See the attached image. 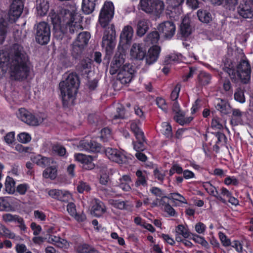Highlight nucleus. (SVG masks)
I'll use <instances>...</instances> for the list:
<instances>
[{
    "label": "nucleus",
    "mask_w": 253,
    "mask_h": 253,
    "mask_svg": "<svg viewBox=\"0 0 253 253\" xmlns=\"http://www.w3.org/2000/svg\"><path fill=\"white\" fill-rule=\"evenodd\" d=\"M8 68L10 77L18 81L28 79L33 70L28 55L18 44H14L9 53L0 51V79Z\"/></svg>",
    "instance_id": "1"
},
{
    "label": "nucleus",
    "mask_w": 253,
    "mask_h": 253,
    "mask_svg": "<svg viewBox=\"0 0 253 253\" xmlns=\"http://www.w3.org/2000/svg\"><path fill=\"white\" fill-rule=\"evenodd\" d=\"M61 16L58 14L52 15L51 17L52 24L54 29H58L63 34L77 33L79 30L83 29L82 25L83 17L75 10L72 11L64 9Z\"/></svg>",
    "instance_id": "2"
},
{
    "label": "nucleus",
    "mask_w": 253,
    "mask_h": 253,
    "mask_svg": "<svg viewBox=\"0 0 253 253\" xmlns=\"http://www.w3.org/2000/svg\"><path fill=\"white\" fill-rule=\"evenodd\" d=\"M207 67L215 77L220 80L224 78V74L230 77L234 83H237L240 81L244 84H247L250 79L251 68L248 60H241L237 66V70L232 66L230 67L229 65L227 66L226 64L222 67V71L214 68L210 65H208Z\"/></svg>",
    "instance_id": "3"
},
{
    "label": "nucleus",
    "mask_w": 253,
    "mask_h": 253,
    "mask_svg": "<svg viewBox=\"0 0 253 253\" xmlns=\"http://www.w3.org/2000/svg\"><path fill=\"white\" fill-rule=\"evenodd\" d=\"M80 83L79 77L76 72L70 73L65 80L59 83V87L64 107H69L75 104Z\"/></svg>",
    "instance_id": "4"
},
{
    "label": "nucleus",
    "mask_w": 253,
    "mask_h": 253,
    "mask_svg": "<svg viewBox=\"0 0 253 253\" xmlns=\"http://www.w3.org/2000/svg\"><path fill=\"white\" fill-rule=\"evenodd\" d=\"M104 152L110 161L119 164L130 165L134 159L131 154H127L116 148L108 147L105 149Z\"/></svg>",
    "instance_id": "5"
},
{
    "label": "nucleus",
    "mask_w": 253,
    "mask_h": 253,
    "mask_svg": "<svg viewBox=\"0 0 253 253\" xmlns=\"http://www.w3.org/2000/svg\"><path fill=\"white\" fill-rule=\"evenodd\" d=\"M116 40V30L114 24H111L104 32L102 45L105 47L106 56H110L115 47Z\"/></svg>",
    "instance_id": "6"
},
{
    "label": "nucleus",
    "mask_w": 253,
    "mask_h": 253,
    "mask_svg": "<svg viewBox=\"0 0 253 253\" xmlns=\"http://www.w3.org/2000/svg\"><path fill=\"white\" fill-rule=\"evenodd\" d=\"M139 4L142 11L156 16L161 14L165 8V4L161 0H140Z\"/></svg>",
    "instance_id": "7"
},
{
    "label": "nucleus",
    "mask_w": 253,
    "mask_h": 253,
    "mask_svg": "<svg viewBox=\"0 0 253 253\" xmlns=\"http://www.w3.org/2000/svg\"><path fill=\"white\" fill-rule=\"evenodd\" d=\"M114 15V6L111 1H106L103 5L98 18V21L102 28L107 27Z\"/></svg>",
    "instance_id": "8"
},
{
    "label": "nucleus",
    "mask_w": 253,
    "mask_h": 253,
    "mask_svg": "<svg viewBox=\"0 0 253 253\" xmlns=\"http://www.w3.org/2000/svg\"><path fill=\"white\" fill-rule=\"evenodd\" d=\"M50 28L49 24L45 22H41L36 27L35 40L41 45H46L50 41Z\"/></svg>",
    "instance_id": "9"
},
{
    "label": "nucleus",
    "mask_w": 253,
    "mask_h": 253,
    "mask_svg": "<svg viewBox=\"0 0 253 253\" xmlns=\"http://www.w3.org/2000/svg\"><path fill=\"white\" fill-rule=\"evenodd\" d=\"M16 116L19 120L28 125L38 126L40 124L38 117L25 108H19L16 113Z\"/></svg>",
    "instance_id": "10"
},
{
    "label": "nucleus",
    "mask_w": 253,
    "mask_h": 253,
    "mask_svg": "<svg viewBox=\"0 0 253 253\" xmlns=\"http://www.w3.org/2000/svg\"><path fill=\"white\" fill-rule=\"evenodd\" d=\"M117 73V80L122 84H126L131 81L134 76V70L132 65L126 63L122 66Z\"/></svg>",
    "instance_id": "11"
},
{
    "label": "nucleus",
    "mask_w": 253,
    "mask_h": 253,
    "mask_svg": "<svg viewBox=\"0 0 253 253\" xmlns=\"http://www.w3.org/2000/svg\"><path fill=\"white\" fill-rule=\"evenodd\" d=\"M24 7L22 0H13L10 5L8 13V21L13 23L21 15Z\"/></svg>",
    "instance_id": "12"
},
{
    "label": "nucleus",
    "mask_w": 253,
    "mask_h": 253,
    "mask_svg": "<svg viewBox=\"0 0 253 253\" xmlns=\"http://www.w3.org/2000/svg\"><path fill=\"white\" fill-rule=\"evenodd\" d=\"M157 29L166 39L170 40L175 34L176 27L173 22L166 21L159 24Z\"/></svg>",
    "instance_id": "13"
},
{
    "label": "nucleus",
    "mask_w": 253,
    "mask_h": 253,
    "mask_svg": "<svg viewBox=\"0 0 253 253\" xmlns=\"http://www.w3.org/2000/svg\"><path fill=\"white\" fill-rule=\"evenodd\" d=\"M134 31L130 25L125 26L121 33L120 37L119 45L123 48H127L131 43Z\"/></svg>",
    "instance_id": "14"
},
{
    "label": "nucleus",
    "mask_w": 253,
    "mask_h": 253,
    "mask_svg": "<svg viewBox=\"0 0 253 253\" xmlns=\"http://www.w3.org/2000/svg\"><path fill=\"white\" fill-rule=\"evenodd\" d=\"M125 54L121 52H117L112 60L110 67V73L115 75L121 70V68L124 65L125 61Z\"/></svg>",
    "instance_id": "15"
},
{
    "label": "nucleus",
    "mask_w": 253,
    "mask_h": 253,
    "mask_svg": "<svg viewBox=\"0 0 253 253\" xmlns=\"http://www.w3.org/2000/svg\"><path fill=\"white\" fill-rule=\"evenodd\" d=\"M214 107L222 117L228 115L231 113L232 107L227 99L216 98L214 102Z\"/></svg>",
    "instance_id": "16"
},
{
    "label": "nucleus",
    "mask_w": 253,
    "mask_h": 253,
    "mask_svg": "<svg viewBox=\"0 0 253 253\" xmlns=\"http://www.w3.org/2000/svg\"><path fill=\"white\" fill-rule=\"evenodd\" d=\"M146 54V48L143 43H134L130 51L131 57L135 59L143 60Z\"/></svg>",
    "instance_id": "17"
},
{
    "label": "nucleus",
    "mask_w": 253,
    "mask_h": 253,
    "mask_svg": "<svg viewBox=\"0 0 253 253\" xmlns=\"http://www.w3.org/2000/svg\"><path fill=\"white\" fill-rule=\"evenodd\" d=\"M237 13L241 17L244 19L252 18L253 17V9L247 0H243L238 6Z\"/></svg>",
    "instance_id": "18"
},
{
    "label": "nucleus",
    "mask_w": 253,
    "mask_h": 253,
    "mask_svg": "<svg viewBox=\"0 0 253 253\" xmlns=\"http://www.w3.org/2000/svg\"><path fill=\"white\" fill-rule=\"evenodd\" d=\"M192 30L190 25V19L185 17L183 18L180 25L179 34L180 39L186 40L192 34Z\"/></svg>",
    "instance_id": "19"
},
{
    "label": "nucleus",
    "mask_w": 253,
    "mask_h": 253,
    "mask_svg": "<svg viewBox=\"0 0 253 253\" xmlns=\"http://www.w3.org/2000/svg\"><path fill=\"white\" fill-rule=\"evenodd\" d=\"M161 52V47L158 45H154L151 47L146 54V63L148 65H151L156 62Z\"/></svg>",
    "instance_id": "20"
},
{
    "label": "nucleus",
    "mask_w": 253,
    "mask_h": 253,
    "mask_svg": "<svg viewBox=\"0 0 253 253\" xmlns=\"http://www.w3.org/2000/svg\"><path fill=\"white\" fill-rule=\"evenodd\" d=\"M47 193L52 198L66 203L69 201L71 197V194L69 192L59 189H50Z\"/></svg>",
    "instance_id": "21"
},
{
    "label": "nucleus",
    "mask_w": 253,
    "mask_h": 253,
    "mask_svg": "<svg viewBox=\"0 0 253 253\" xmlns=\"http://www.w3.org/2000/svg\"><path fill=\"white\" fill-rule=\"evenodd\" d=\"M31 160L32 162L42 168H45L51 164H53L54 162L52 158L40 154L31 156Z\"/></svg>",
    "instance_id": "22"
},
{
    "label": "nucleus",
    "mask_w": 253,
    "mask_h": 253,
    "mask_svg": "<svg viewBox=\"0 0 253 253\" xmlns=\"http://www.w3.org/2000/svg\"><path fill=\"white\" fill-rule=\"evenodd\" d=\"M80 146L83 150L88 152H97L100 150L99 144L93 140H82Z\"/></svg>",
    "instance_id": "23"
},
{
    "label": "nucleus",
    "mask_w": 253,
    "mask_h": 253,
    "mask_svg": "<svg viewBox=\"0 0 253 253\" xmlns=\"http://www.w3.org/2000/svg\"><path fill=\"white\" fill-rule=\"evenodd\" d=\"M76 160L83 164V168L87 170L94 169L95 165L93 163V158L91 156L82 154H78L75 156Z\"/></svg>",
    "instance_id": "24"
},
{
    "label": "nucleus",
    "mask_w": 253,
    "mask_h": 253,
    "mask_svg": "<svg viewBox=\"0 0 253 253\" xmlns=\"http://www.w3.org/2000/svg\"><path fill=\"white\" fill-rule=\"evenodd\" d=\"M212 134L214 135L215 144L213 146V150L216 153H218L219 151L220 146L224 145L227 141V138L223 132L217 131L212 132Z\"/></svg>",
    "instance_id": "25"
},
{
    "label": "nucleus",
    "mask_w": 253,
    "mask_h": 253,
    "mask_svg": "<svg viewBox=\"0 0 253 253\" xmlns=\"http://www.w3.org/2000/svg\"><path fill=\"white\" fill-rule=\"evenodd\" d=\"M203 187L210 195L215 197L224 204L226 203V200L223 198L222 196L219 195L218 192L216 188L210 181L204 182L203 183Z\"/></svg>",
    "instance_id": "26"
},
{
    "label": "nucleus",
    "mask_w": 253,
    "mask_h": 253,
    "mask_svg": "<svg viewBox=\"0 0 253 253\" xmlns=\"http://www.w3.org/2000/svg\"><path fill=\"white\" fill-rule=\"evenodd\" d=\"M8 22L3 17L0 18V44H2L4 42L7 34L9 31Z\"/></svg>",
    "instance_id": "27"
},
{
    "label": "nucleus",
    "mask_w": 253,
    "mask_h": 253,
    "mask_svg": "<svg viewBox=\"0 0 253 253\" xmlns=\"http://www.w3.org/2000/svg\"><path fill=\"white\" fill-rule=\"evenodd\" d=\"M58 166L56 165L47 166L42 172V176L46 179L54 180L58 175Z\"/></svg>",
    "instance_id": "28"
},
{
    "label": "nucleus",
    "mask_w": 253,
    "mask_h": 253,
    "mask_svg": "<svg viewBox=\"0 0 253 253\" xmlns=\"http://www.w3.org/2000/svg\"><path fill=\"white\" fill-rule=\"evenodd\" d=\"M211 75L205 71H201L198 75L197 84L200 86H205L211 83Z\"/></svg>",
    "instance_id": "29"
},
{
    "label": "nucleus",
    "mask_w": 253,
    "mask_h": 253,
    "mask_svg": "<svg viewBox=\"0 0 253 253\" xmlns=\"http://www.w3.org/2000/svg\"><path fill=\"white\" fill-rule=\"evenodd\" d=\"M149 29V21L143 19L140 20L137 25L136 34L138 37L144 36Z\"/></svg>",
    "instance_id": "30"
},
{
    "label": "nucleus",
    "mask_w": 253,
    "mask_h": 253,
    "mask_svg": "<svg viewBox=\"0 0 253 253\" xmlns=\"http://www.w3.org/2000/svg\"><path fill=\"white\" fill-rule=\"evenodd\" d=\"M212 4L216 5L223 4L226 8L234 10L238 2V0H210Z\"/></svg>",
    "instance_id": "31"
},
{
    "label": "nucleus",
    "mask_w": 253,
    "mask_h": 253,
    "mask_svg": "<svg viewBox=\"0 0 253 253\" xmlns=\"http://www.w3.org/2000/svg\"><path fill=\"white\" fill-rule=\"evenodd\" d=\"M95 0H82V9L85 14L91 13L95 6Z\"/></svg>",
    "instance_id": "32"
},
{
    "label": "nucleus",
    "mask_w": 253,
    "mask_h": 253,
    "mask_svg": "<svg viewBox=\"0 0 253 253\" xmlns=\"http://www.w3.org/2000/svg\"><path fill=\"white\" fill-rule=\"evenodd\" d=\"M93 214L96 217L101 216L105 211V207L103 203L98 200H95V203L92 207Z\"/></svg>",
    "instance_id": "33"
},
{
    "label": "nucleus",
    "mask_w": 253,
    "mask_h": 253,
    "mask_svg": "<svg viewBox=\"0 0 253 253\" xmlns=\"http://www.w3.org/2000/svg\"><path fill=\"white\" fill-rule=\"evenodd\" d=\"M141 124L139 120H134L130 122V128L135 137H141L142 135H144V132L140 128Z\"/></svg>",
    "instance_id": "34"
},
{
    "label": "nucleus",
    "mask_w": 253,
    "mask_h": 253,
    "mask_svg": "<svg viewBox=\"0 0 253 253\" xmlns=\"http://www.w3.org/2000/svg\"><path fill=\"white\" fill-rule=\"evenodd\" d=\"M199 20L203 23H209L212 20V16L209 11L200 9L197 12Z\"/></svg>",
    "instance_id": "35"
},
{
    "label": "nucleus",
    "mask_w": 253,
    "mask_h": 253,
    "mask_svg": "<svg viewBox=\"0 0 253 253\" xmlns=\"http://www.w3.org/2000/svg\"><path fill=\"white\" fill-rule=\"evenodd\" d=\"M90 38V34L88 32H81L78 34L75 42L85 47L88 43Z\"/></svg>",
    "instance_id": "36"
},
{
    "label": "nucleus",
    "mask_w": 253,
    "mask_h": 253,
    "mask_svg": "<svg viewBox=\"0 0 253 253\" xmlns=\"http://www.w3.org/2000/svg\"><path fill=\"white\" fill-rule=\"evenodd\" d=\"M136 141H132L133 149L137 152L143 151L146 149L145 143H146L144 135L141 137H135Z\"/></svg>",
    "instance_id": "37"
},
{
    "label": "nucleus",
    "mask_w": 253,
    "mask_h": 253,
    "mask_svg": "<svg viewBox=\"0 0 253 253\" xmlns=\"http://www.w3.org/2000/svg\"><path fill=\"white\" fill-rule=\"evenodd\" d=\"M189 239L192 240L195 243L201 245L206 250H209L210 249V245L206 240L205 238L198 234L192 233L191 236H190Z\"/></svg>",
    "instance_id": "38"
},
{
    "label": "nucleus",
    "mask_w": 253,
    "mask_h": 253,
    "mask_svg": "<svg viewBox=\"0 0 253 253\" xmlns=\"http://www.w3.org/2000/svg\"><path fill=\"white\" fill-rule=\"evenodd\" d=\"M84 48V47L80 45L78 43L75 42H73L71 50V54L75 60H78L81 58Z\"/></svg>",
    "instance_id": "39"
},
{
    "label": "nucleus",
    "mask_w": 253,
    "mask_h": 253,
    "mask_svg": "<svg viewBox=\"0 0 253 253\" xmlns=\"http://www.w3.org/2000/svg\"><path fill=\"white\" fill-rule=\"evenodd\" d=\"M119 187L124 191H129L131 190L130 183L131 182L129 175H124L119 179Z\"/></svg>",
    "instance_id": "40"
},
{
    "label": "nucleus",
    "mask_w": 253,
    "mask_h": 253,
    "mask_svg": "<svg viewBox=\"0 0 253 253\" xmlns=\"http://www.w3.org/2000/svg\"><path fill=\"white\" fill-rule=\"evenodd\" d=\"M136 176H137L136 180L135 182L136 187L142 186L143 187L147 186V180L146 175L141 170H137L136 172Z\"/></svg>",
    "instance_id": "41"
},
{
    "label": "nucleus",
    "mask_w": 253,
    "mask_h": 253,
    "mask_svg": "<svg viewBox=\"0 0 253 253\" xmlns=\"http://www.w3.org/2000/svg\"><path fill=\"white\" fill-rule=\"evenodd\" d=\"M111 130L106 127L102 128L100 131V140L103 142H107L112 139Z\"/></svg>",
    "instance_id": "42"
},
{
    "label": "nucleus",
    "mask_w": 253,
    "mask_h": 253,
    "mask_svg": "<svg viewBox=\"0 0 253 253\" xmlns=\"http://www.w3.org/2000/svg\"><path fill=\"white\" fill-rule=\"evenodd\" d=\"M163 127L162 133L169 139H170L173 137L172 132V127L169 123L164 122L162 124Z\"/></svg>",
    "instance_id": "43"
},
{
    "label": "nucleus",
    "mask_w": 253,
    "mask_h": 253,
    "mask_svg": "<svg viewBox=\"0 0 253 253\" xmlns=\"http://www.w3.org/2000/svg\"><path fill=\"white\" fill-rule=\"evenodd\" d=\"M176 232L177 234L182 236L185 239H189L192 233L183 224H179L176 227Z\"/></svg>",
    "instance_id": "44"
},
{
    "label": "nucleus",
    "mask_w": 253,
    "mask_h": 253,
    "mask_svg": "<svg viewBox=\"0 0 253 253\" xmlns=\"http://www.w3.org/2000/svg\"><path fill=\"white\" fill-rule=\"evenodd\" d=\"M15 184V182L14 179L9 176H7L5 181V191L8 193H12L14 191Z\"/></svg>",
    "instance_id": "45"
},
{
    "label": "nucleus",
    "mask_w": 253,
    "mask_h": 253,
    "mask_svg": "<svg viewBox=\"0 0 253 253\" xmlns=\"http://www.w3.org/2000/svg\"><path fill=\"white\" fill-rule=\"evenodd\" d=\"M0 235L11 239L15 237V234L13 232L1 223H0Z\"/></svg>",
    "instance_id": "46"
},
{
    "label": "nucleus",
    "mask_w": 253,
    "mask_h": 253,
    "mask_svg": "<svg viewBox=\"0 0 253 253\" xmlns=\"http://www.w3.org/2000/svg\"><path fill=\"white\" fill-rule=\"evenodd\" d=\"M166 171L167 170L156 168L153 171V175L154 178L157 179L160 183H163L166 176Z\"/></svg>",
    "instance_id": "47"
},
{
    "label": "nucleus",
    "mask_w": 253,
    "mask_h": 253,
    "mask_svg": "<svg viewBox=\"0 0 253 253\" xmlns=\"http://www.w3.org/2000/svg\"><path fill=\"white\" fill-rule=\"evenodd\" d=\"M156 103L160 109L165 113H168L169 106L165 99L162 97H157L156 99Z\"/></svg>",
    "instance_id": "48"
},
{
    "label": "nucleus",
    "mask_w": 253,
    "mask_h": 253,
    "mask_svg": "<svg viewBox=\"0 0 253 253\" xmlns=\"http://www.w3.org/2000/svg\"><path fill=\"white\" fill-rule=\"evenodd\" d=\"M159 32L154 31L150 32L147 36V41L150 42L152 44L158 43L160 39Z\"/></svg>",
    "instance_id": "49"
},
{
    "label": "nucleus",
    "mask_w": 253,
    "mask_h": 253,
    "mask_svg": "<svg viewBox=\"0 0 253 253\" xmlns=\"http://www.w3.org/2000/svg\"><path fill=\"white\" fill-rule=\"evenodd\" d=\"M91 246L88 244L84 243L78 245L76 249L77 253H89Z\"/></svg>",
    "instance_id": "50"
},
{
    "label": "nucleus",
    "mask_w": 253,
    "mask_h": 253,
    "mask_svg": "<svg viewBox=\"0 0 253 253\" xmlns=\"http://www.w3.org/2000/svg\"><path fill=\"white\" fill-rule=\"evenodd\" d=\"M150 191L154 195L162 198L161 200L162 205H164L163 203H166L164 200L166 199H167L168 197L163 196V191L160 188L156 187H153L150 189Z\"/></svg>",
    "instance_id": "51"
},
{
    "label": "nucleus",
    "mask_w": 253,
    "mask_h": 253,
    "mask_svg": "<svg viewBox=\"0 0 253 253\" xmlns=\"http://www.w3.org/2000/svg\"><path fill=\"white\" fill-rule=\"evenodd\" d=\"M116 114L113 117V120H117L118 119H124L125 118V109L122 105L117 108Z\"/></svg>",
    "instance_id": "52"
},
{
    "label": "nucleus",
    "mask_w": 253,
    "mask_h": 253,
    "mask_svg": "<svg viewBox=\"0 0 253 253\" xmlns=\"http://www.w3.org/2000/svg\"><path fill=\"white\" fill-rule=\"evenodd\" d=\"M218 237L223 246L227 247L231 245V240L222 232L218 233Z\"/></svg>",
    "instance_id": "53"
},
{
    "label": "nucleus",
    "mask_w": 253,
    "mask_h": 253,
    "mask_svg": "<svg viewBox=\"0 0 253 253\" xmlns=\"http://www.w3.org/2000/svg\"><path fill=\"white\" fill-rule=\"evenodd\" d=\"M167 199H173L183 204L187 203L186 200L184 197L178 193H170Z\"/></svg>",
    "instance_id": "54"
},
{
    "label": "nucleus",
    "mask_w": 253,
    "mask_h": 253,
    "mask_svg": "<svg viewBox=\"0 0 253 253\" xmlns=\"http://www.w3.org/2000/svg\"><path fill=\"white\" fill-rule=\"evenodd\" d=\"M181 89V85L179 84H177L172 89L170 95V98L172 101L177 100L179 97V92Z\"/></svg>",
    "instance_id": "55"
},
{
    "label": "nucleus",
    "mask_w": 253,
    "mask_h": 253,
    "mask_svg": "<svg viewBox=\"0 0 253 253\" xmlns=\"http://www.w3.org/2000/svg\"><path fill=\"white\" fill-rule=\"evenodd\" d=\"M88 62L86 60L84 59L81 60L77 65L76 69L79 72L86 73V70L88 69Z\"/></svg>",
    "instance_id": "56"
},
{
    "label": "nucleus",
    "mask_w": 253,
    "mask_h": 253,
    "mask_svg": "<svg viewBox=\"0 0 253 253\" xmlns=\"http://www.w3.org/2000/svg\"><path fill=\"white\" fill-rule=\"evenodd\" d=\"M17 140L19 142L25 144L31 141V137L28 133L22 132L17 135Z\"/></svg>",
    "instance_id": "57"
},
{
    "label": "nucleus",
    "mask_w": 253,
    "mask_h": 253,
    "mask_svg": "<svg viewBox=\"0 0 253 253\" xmlns=\"http://www.w3.org/2000/svg\"><path fill=\"white\" fill-rule=\"evenodd\" d=\"M75 59L72 57L66 56L62 58L61 59V63L62 66L65 68H68L72 67L74 64V60Z\"/></svg>",
    "instance_id": "58"
},
{
    "label": "nucleus",
    "mask_w": 253,
    "mask_h": 253,
    "mask_svg": "<svg viewBox=\"0 0 253 253\" xmlns=\"http://www.w3.org/2000/svg\"><path fill=\"white\" fill-rule=\"evenodd\" d=\"M224 183L226 185L237 186L239 184V180L234 176H228L224 180Z\"/></svg>",
    "instance_id": "59"
},
{
    "label": "nucleus",
    "mask_w": 253,
    "mask_h": 253,
    "mask_svg": "<svg viewBox=\"0 0 253 253\" xmlns=\"http://www.w3.org/2000/svg\"><path fill=\"white\" fill-rule=\"evenodd\" d=\"M52 151L60 156H63L66 153L65 148L59 144L54 145L52 148Z\"/></svg>",
    "instance_id": "60"
},
{
    "label": "nucleus",
    "mask_w": 253,
    "mask_h": 253,
    "mask_svg": "<svg viewBox=\"0 0 253 253\" xmlns=\"http://www.w3.org/2000/svg\"><path fill=\"white\" fill-rule=\"evenodd\" d=\"M221 119L217 117H214L211 121V126L212 128L217 129H222L223 127L221 123Z\"/></svg>",
    "instance_id": "61"
},
{
    "label": "nucleus",
    "mask_w": 253,
    "mask_h": 253,
    "mask_svg": "<svg viewBox=\"0 0 253 253\" xmlns=\"http://www.w3.org/2000/svg\"><path fill=\"white\" fill-rule=\"evenodd\" d=\"M77 189L78 192L83 193L84 191H89L90 190V187L87 183L81 181L80 182L78 185Z\"/></svg>",
    "instance_id": "62"
},
{
    "label": "nucleus",
    "mask_w": 253,
    "mask_h": 253,
    "mask_svg": "<svg viewBox=\"0 0 253 253\" xmlns=\"http://www.w3.org/2000/svg\"><path fill=\"white\" fill-rule=\"evenodd\" d=\"M206 229V225L201 222L197 223L195 225V231L198 234L204 235Z\"/></svg>",
    "instance_id": "63"
},
{
    "label": "nucleus",
    "mask_w": 253,
    "mask_h": 253,
    "mask_svg": "<svg viewBox=\"0 0 253 253\" xmlns=\"http://www.w3.org/2000/svg\"><path fill=\"white\" fill-rule=\"evenodd\" d=\"M10 205L7 199L0 197V211H7L10 209Z\"/></svg>",
    "instance_id": "64"
}]
</instances>
